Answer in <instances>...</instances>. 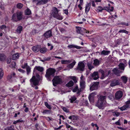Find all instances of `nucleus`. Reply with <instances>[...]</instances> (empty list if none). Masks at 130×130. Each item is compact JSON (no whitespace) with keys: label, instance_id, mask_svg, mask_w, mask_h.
<instances>
[{"label":"nucleus","instance_id":"obj_17","mask_svg":"<svg viewBox=\"0 0 130 130\" xmlns=\"http://www.w3.org/2000/svg\"><path fill=\"white\" fill-rule=\"evenodd\" d=\"M79 29H78V30H81L82 31L80 32H79L80 34L82 35H84V34L85 33H89V32L88 31H87L84 28H79ZM78 32H79V31H78Z\"/></svg>","mask_w":130,"mask_h":130},{"label":"nucleus","instance_id":"obj_53","mask_svg":"<svg viewBox=\"0 0 130 130\" xmlns=\"http://www.w3.org/2000/svg\"><path fill=\"white\" fill-rule=\"evenodd\" d=\"M42 113H50V111L48 110H45L43 111Z\"/></svg>","mask_w":130,"mask_h":130},{"label":"nucleus","instance_id":"obj_20","mask_svg":"<svg viewBox=\"0 0 130 130\" xmlns=\"http://www.w3.org/2000/svg\"><path fill=\"white\" fill-rule=\"evenodd\" d=\"M40 48V46H34L32 48V50L35 52H38L39 51Z\"/></svg>","mask_w":130,"mask_h":130},{"label":"nucleus","instance_id":"obj_30","mask_svg":"<svg viewBox=\"0 0 130 130\" xmlns=\"http://www.w3.org/2000/svg\"><path fill=\"white\" fill-rule=\"evenodd\" d=\"M121 79L124 83H126L127 82V77L125 76H122Z\"/></svg>","mask_w":130,"mask_h":130},{"label":"nucleus","instance_id":"obj_1","mask_svg":"<svg viewBox=\"0 0 130 130\" xmlns=\"http://www.w3.org/2000/svg\"><path fill=\"white\" fill-rule=\"evenodd\" d=\"M23 12L18 11L14 13L12 15L11 20L13 22H18L21 20L23 18Z\"/></svg>","mask_w":130,"mask_h":130},{"label":"nucleus","instance_id":"obj_59","mask_svg":"<svg viewBox=\"0 0 130 130\" xmlns=\"http://www.w3.org/2000/svg\"><path fill=\"white\" fill-rule=\"evenodd\" d=\"M120 120L119 119L117 122H115V124L116 125H120L121 124L120 123Z\"/></svg>","mask_w":130,"mask_h":130},{"label":"nucleus","instance_id":"obj_51","mask_svg":"<svg viewBox=\"0 0 130 130\" xmlns=\"http://www.w3.org/2000/svg\"><path fill=\"white\" fill-rule=\"evenodd\" d=\"M113 115H116L117 116H118L120 115V113L118 112L114 111L113 112Z\"/></svg>","mask_w":130,"mask_h":130},{"label":"nucleus","instance_id":"obj_37","mask_svg":"<svg viewBox=\"0 0 130 130\" xmlns=\"http://www.w3.org/2000/svg\"><path fill=\"white\" fill-rule=\"evenodd\" d=\"M14 126L13 125L7 127L5 128L4 130H14Z\"/></svg>","mask_w":130,"mask_h":130},{"label":"nucleus","instance_id":"obj_43","mask_svg":"<svg viewBox=\"0 0 130 130\" xmlns=\"http://www.w3.org/2000/svg\"><path fill=\"white\" fill-rule=\"evenodd\" d=\"M23 6V5L21 3H18L17 5V7L18 9H21Z\"/></svg>","mask_w":130,"mask_h":130},{"label":"nucleus","instance_id":"obj_54","mask_svg":"<svg viewBox=\"0 0 130 130\" xmlns=\"http://www.w3.org/2000/svg\"><path fill=\"white\" fill-rule=\"evenodd\" d=\"M76 32H77L78 33V34H80V33L79 32H78V31H79V32H80L82 31L81 30H78V29H79V28H82V27H77L76 26Z\"/></svg>","mask_w":130,"mask_h":130},{"label":"nucleus","instance_id":"obj_25","mask_svg":"<svg viewBox=\"0 0 130 130\" xmlns=\"http://www.w3.org/2000/svg\"><path fill=\"white\" fill-rule=\"evenodd\" d=\"M106 96H105L100 95L98 99V101L100 102H103V103L105 100L106 98Z\"/></svg>","mask_w":130,"mask_h":130},{"label":"nucleus","instance_id":"obj_13","mask_svg":"<svg viewBox=\"0 0 130 130\" xmlns=\"http://www.w3.org/2000/svg\"><path fill=\"white\" fill-rule=\"evenodd\" d=\"M113 73L117 76H120V73L122 72L117 68H114L112 70Z\"/></svg>","mask_w":130,"mask_h":130},{"label":"nucleus","instance_id":"obj_10","mask_svg":"<svg viewBox=\"0 0 130 130\" xmlns=\"http://www.w3.org/2000/svg\"><path fill=\"white\" fill-rule=\"evenodd\" d=\"M123 93L121 91H119L115 93V97L116 99L118 100L121 98L123 96Z\"/></svg>","mask_w":130,"mask_h":130},{"label":"nucleus","instance_id":"obj_15","mask_svg":"<svg viewBox=\"0 0 130 130\" xmlns=\"http://www.w3.org/2000/svg\"><path fill=\"white\" fill-rule=\"evenodd\" d=\"M119 83L118 80H114L111 81L110 84V86L111 87H113L119 85Z\"/></svg>","mask_w":130,"mask_h":130},{"label":"nucleus","instance_id":"obj_60","mask_svg":"<svg viewBox=\"0 0 130 130\" xmlns=\"http://www.w3.org/2000/svg\"><path fill=\"white\" fill-rule=\"evenodd\" d=\"M125 104L127 105H130L129 104H130V98L129 100L127 101L125 103Z\"/></svg>","mask_w":130,"mask_h":130},{"label":"nucleus","instance_id":"obj_24","mask_svg":"<svg viewBox=\"0 0 130 130\" xmlns=\"http://www.w3.org/2000/svg\"><path fill=\"white\" fill-rule=\"evenodd\" d=\"M6 58V56L4 54L0 53V61H3Z\"/></svg>","mask_w":130,"mask_h":130},{"label":"nucleus","instance_id":"obj_22","mask_svg":"<svg viewBox=\"0 0 130 130\" xmlns=\"http://www.w3.org/2000/svg\"><path fill=\"white\" fill-rule=\"evenodd\" d=\"M68 47L69 48H75L78 49H80L81 48H82V47H81L75 45L73 44L69 45L68 46Z\"/></svg>","mask_w":130,"mask_h":130},{"label":"nucleus","instance_id":"obj_32","mask_svg":"<svg viewBox=\"0 0 130 130\" xmlns=\"http://www.w3.org/2000/svg\"><path fill=\"white\" fill-rule=\"evenodd\" d=\"M87 66L90 70H91L92 69L94 68V66L92 65V63L90 62L87 63Z\"/></svg>","mask_w":130,"mask_h":130},{"label":"nucleus","instance_id":"obj_12","mask_svg":"<svg viewBox=\"0 0 130 130\" xmlns=\"http://www.w3.org/2000/svg\"><path fill=\"white\" fill-rule=\"evenodd\" d=\"M92 78L93 79L96 80L99 78L98 73V72H94L90 75Z\"/></svg>","mask_w":130,"mask_h":130},{"label":"nucleus","instance_id":"obj_16","mask_svg":"<svg viewBox=\"0 0 130 130\" xmlns=\"http://www.w3.org/2000/svg\"><path fill=\"white\" fill-rule=\"evenodd\" d=\"M95 92L92 93L90 94L88 97L89 99L90 102H93V98L94 96L96 94Z\"/></svg>","mask_w":130,"mask_h":130},{"label":"nucleus","instance_id":"obj_9","mask_svg":"<svg viewBox=\"0 0 130 130\" xmlns=\"http://www.w3.org/2000/svg\"><path fill=\"white\" fill-rule=\"evenodd\" d=\"M43 36L46 39H47L53 36L52 31L49 30L46 31L43 35Z\"/></svg>","mask_w":130,"mask_h":130},{"label":"nucleus","instance_id":"obj_64","mask_svg":"<svg viewBox=\"0 0 130 130\" xmlns=\"http://www.w3.org/2000/svg\"><path fill=\"white\" fill-rule=\"evenodd\" d=\"M92 6L93 7H95V4L94 1H91Z\"/></svg>","mask_w":130,"mask_h":130},{"label":"nucleus","instance_id":"obj_14","mask_svg":"<svg viewBox=\"0 0 130 130\" xmlns=\"http://www.w3.org/2000/svg\"><path fill=\"white\" fill-rule=\"evenodd\" d=\"M103 102L99 101H98V102L96 103L95 105L97 107L100 109H103Z\"/></svg>","mask_w":130,"mask_h":130},{"label":"nucleus","instance_id":"obj_23","mask_svg":"<svg viewBox=\"0 0 130 130\" xmlns=\"http://www.w3.org/2000/svg\"><path fill=\"white\" fill-rule=\"evenodd\" d=\"M130 107V105H127L125 104V105H124L122 107L120 108L121 110L123 111L127 109L128 108Z\"/></svg>","mask_w":130,"mask_h":130},{"label":"nucleus","instance_id":"obj_8","mask_svg":"<svg viewBox=\"0 0 130 130\" xmlns=\"http://www.w3.org/2000/svg\"><path fill=\"white\" fill-rule=\"evenodd\" d=\"M99 83V82H94L90 86V89L91 91L96 90L98 88Z\"/></svg>","mask_w":130,"mask_h":130},{"label":"nucleus","instance_id":"obj_35","mask_svg":"<svg viewBox=\"0 0 130 130\" xmlns=\"http://www.w3.org/2000/svg\"><path fill=\"white\" fill-rule=\"evenodd\" d=\"M109 53V51H108L103 50L102 52L101 53V54L102 55H107Z\"/></svg>","mask_w":130,"mask_h":130},{"label":"nucleus","instance_id":"obj_11","mask_svg":"<svg viewBox=\"0 0 130 130\" xmlns=\"http://www.w3.org/2000/svg\"><path fill=\"white\" fill-rule=\"evenodd\" d=\"M122 60L123 61L124 63H120L118 65L119 68V69L124 71V69L126 63V61L124 60Z\"/></svg>","mask_w":130,"mask_h":130},{"label":"nucleus","instance_id":"obj_50","mask_svg":"<svg viewBox=\"0 0 130 130\" xmlns=\"http://www.w3.org/2000/svg\"><path fill=\"white\" fill-rule=\"evenodd\" d=\"M70 78L72 79H73L75 82L76 83L77 82V80H76V77L75 76H71Z\"/></svg>","mask_w":130,"mask_h":130},{"label":"nucleus","instance_id":"obj_52","mask_svg":"<svg viewBox=\"0 0 130 130\" xmlns=\"http://www.w3.org/2000/svg\"><path fill=\"white\" fill-rule=\"evenodd\" d=\"M26 70L27 74H28L30 71V68L29 67H27L26 68Z\"/></svg>","mask_w":130,"mask_h":130},{"label":"nucleus","instance_id":"obj_42","mask_svg":"<svg viewBox=\"0 0 130 130\" xmlns=\"http://www.w3.org/2000/svg\"><path fill=\"white\" fill-rule=\"evenodd\" d=\"M31 13V10L27 8L25 12V14L26 15H29Z\"/></svg>","mask_w":130,"mask_h":130},{"label":"nucleus","instance_id":"obj_27","mask_svg":"<svg viewBox=\"0 0 130 130\" xmlns=\"http://www.w3.org/2000/svg\"><path fill=\"white\" fill-rule=\"evenodd\" d=\"M91 4L90 3L87 4L86 6L85 12L87 13L89 11Z\"/></svg>","mask_w":130,"mask_h":130},{"label":"nucleus","instance_id":"obj_38","mask_svg":"<svg viewBox=\"0 0 130 130\" xmlns=\"http://www.w3.org/2000/svg\"><path fill=\"white\" fill-rule=\"evenodd\" d=\"M94 63L93 64L94 66H98L99 64L100 61L97 59H95L93 60Z\"/></svg>","mask_w":130,"mask_h":130},{"label":"nucleus","instance_id":"obj_3","mask_svg":"<svg viewBox=\"0 0 130 130\" xmlns=\"http://www.w3.org/2000/svg\"><path fill=\"white\" fill-rule=\"evenodd\" d=\"M55 71L54 69L52 68H49L47 70L45 76L49 80H51V77L54 76Z\"/></svg>","mask_w":130,"mask_h":130},{"label":"nucleus","instance_id":"obj_19","mask_svg":"<svg viewBox=\"0 0 130 130\" xmlns=\"http://www.w3.org/2000/svg\"><path fill=\"white\" fill-rule=\"evenodd\" d=\"M35 70H37L40 72H42L43 71L44 68L43 67L36 66L34 68V71Z\"/></svg>","mask_w":130,"mask_h":130},{"label":"nucleus","instance_id":"obj_2","mask_svg":"<svg viewBox=\"0 0 130 130\" xmlns=\"http://www.w3.org/2000/svg\"><path fill=\"white\" fill-rule=\"evenodd\" d=\"M59 10L56 7H53L52 10V14L53 16L59 20H62V17L60 15V14L59 13Z\"/></svg>","mask_w":130,"mask_h":130},{"label":"nucleus","instance_id":"obj_33","mask_svg":"<svg viewBox=\"0 0 130 130\" xmlns=\"http://www.w3.org/2000/svg\"><path fill=\"white\" fill-rule=\"evenodd\" d=\"M74 85V82L72 80H70L69 83L66 84V86L68 87H71Z\"/></svg>","mask_w":130,"mask_h":130},{"label":"nucleus","instance_id":"obj_28","mask_svg":"<svg viewBox=\"0 0 130 130\" xmlns=\"http://www.w3.org/2000/svg\"><path fill=\"white\" fill-rule=\"evenodd\" d=\"M76 63V62L75 60H74L73 61L71 64H69L68 66L67 67L70 69H72L73 68L75 64Z\"/></svg>","mask_w":130,"mask_h":130},{"label":"nucleus","instance_id":"obj_55","mask_svg":"<svg viewBox=\"0 0 130 130\" xmlns=\"http://www.w3.org/2000/svg\"><path fill=\"white\" fill-rule=\"evenodd\" d=\"M62 109L63 111L66 112H69V110L65 107H63Z\"/></svg>","mask_w":130,"mask_h":130},{"label":"nucleus","instance_id":"obj_62","mask_svg":"<svg viewBox=\"0 0 130 130\" xmlns=\"http://www.w3.org/2000/svg\"><path fill=\"white\" fill-rule=\"evenodd\" d=\"M12 74H11L8 76L7 77V79H10L12 78Z\"/></svg>","mask_w":130,"mask_h":130},{"label":"nucleus","instance_id":"obj_40","mask_svg":"<svg viewBox=\"0 0 130 130\" xmlns=\"http://www.w3.org/2000/svg\"><path fill=\"white\" fill-rule=\"evenodd\" d=\"M73 91L74 92H76L77 91H78L77 93H79L81 91L79 90L78 89V87L76 86L73 90Z\"/></svg>","mask_w":130,"mask_h":130},{"label":"nucleus","instance_id":"obj_57","mask_svg":"<svg viewBox=\"0 0 130 130\" xmlns=\"http://www.w3.org/2000/svg\"><path fill=\"white\" fill-rule=\"evenodd\" d=\"M121 24L123 25H124L125 26H128V23L124 22H122Z\"/></svg>","mask_w":130,"mask_h":130},{"label":"nucleus","instance_id":"obj_7","mask_svg":"<svg viewBox=\"0 0 130 130\" xmlns=\"http://www.w3.org/2000/svg\"><path fill=\"white\" fill-rule=\"evenodd\" d=\"M85 64L83 61L79 62L78 64L76 70L81 71H84Z\"/></svg>","mask_w":130,"mask_h":130},{"label":"nucleus","instance_id":"obj_41","mask_svg":"<svg viewBox=\"0 0 130 130\" xmlns=\"http://www.w3.org/2000/svg\"><path fill=\"white\" fill-rule=\"evenodd\" d=\"M76 99V97L73 96L71 97V98L70 99V102L71 103H73Z\"/></svg>","mask_w":130,"mask_h":130},{"label":"nucleus","instance_id":"obj_48","mask_svg":"<svg viewBox=\"0 0 130 130\" xmlns=\"http://www.w3.org/2000/svg\"><path fill=\"white\" fill-rule=\"evenodd\" d=\"M45 105L46 107L48 109H51V106L50 105L48 104V103L47 102H45Z\"/></svg>","mask_w":130,"mask_h":130},{"label":"nucleus","instance_id":"obj_61","mask_svg":"<svg viewBox=\"0 0 130 130\" xmlns=\"http://www.w3.org/2000/svg\"><path fill=\"white\" fill-rule=\"evenodd\" d=\"M77 119V116L74 115H72V120H76Z\"/></svg>","mask_w":130,"mask_h":130},{"label":"nucleus","instance_id":"obj_46","mask_svg":"<svg viewBox=\"0 0 130 130\" xmlns=\"http://www.w3.org/2000/svg\"><path fill=\"white\" fill-rule=\"evenodd\" d=\"M83 0H80V4L78 6V7L79 8L80 10H81L82 9V7L81 6L82 5V3L83 2Z\"/></svg>","mask_w":130,"mask_h":130},{"label":"nucleus","instance_id":"obj_6","mask_svg":"<svg viewBox=\"0 0 130 130\" xmlns=\"http://www.w3.org/2000/svg\"><path fill=\"white\" fill-rule=\"evenodd\" d=\"M99 72L100 73L102 74L101 79H103L106 77L108 76L110 72V71L109 70L107 71H103L102 69H100L99 70Z\"/></svg>","mask_w":130,"mask_h":130},{"label":"nucleus","instance_id":"obj_47","mask_svg":"<svg viewBox=\"0 0 130 130\" xmlns=\"http://www.w3.org/2000/svg\"><path fill=\"white\" fill-rule=\"evenodd\" d=\"M16 65V63L15 62L13 61L11 62V64L10 65V67L11 68H14Z\"/></svg>","mask_w":130,"mask_h":130},{"label":"nucleus","instance_id":"obj_4","mask_svg":"<svg viewBox=\"0 0 130 130\" xmlns=\"http://www.w3.org/2000/svg\"><path fill=\"white\" fill-rule=\"evenodd\" d=\"M36 76L37 78L35 76H34L30 80V82L35 86L38 85L39 82L38 78H39V75L38 74H37Z\"/></svg>","mask_w":130,"mask_h":130},{"label":"nucleus","instance_id":"obj_5","mask_svg":"<svg viewBox=\"0 0 130 130\" xmlns=\"http://www.w3.org/2000/svg\"><path fill=\"white\" fill-rule=\"evenodd\" d=\"M52 81L53 85L54 86H56L57 84H61L62 83L61 78L59 76H55Z\"/></svg>","mask_w":130,"mask_h":130},{"label":"nucleus","instance_id":"obj_45","mask_svg":"<svg viewBox=\"0 0 130 130\" xmlns=\"http://www.w3.org/2000/svg\"><path fill=\"white\" fill-rule=\"evenodd\" d=\"M119 33H124L128 34V32L124 29L118 31Z\"/></svg>","mask_w":130,"mask_h":130},{"label":"nucleus","instance_id":"obj_34","mask_svg":"<svg viewBox=\"0 0 130 130\" xmlns=\"http://www.w3.org/2000/svg\"><path fill=\"white\" fill-rule=\"evenodd\" d=\"M103 10H104V8L101 6H99L97 8L96 11L98 12H102Z\"/></svg>","mask_w":130,"mask_h":130},{"label":"nucleus","instance_id":"obj_29","mask_svg":"<svg viewBox=\"0 0 130 130\" xmlns=\"http://www.w3.org/2000/svg\"><path fill=\"white\" fill-rule=\"evenodd\" d=\"M80 86L81 87V89H83L85 86V83L84 81L80 80Z\"/></svg>","mask_w":130,"mask_h":130},{"label":"nucleus","instance_id":"obj_21","mask_svg":"<svg viewBox=\"0 0 130 130\" xmlns=\"http://www.w3.org/2000/svg\"><path fill=\"white\" fill-rule=\"evenodd\" d=\"M19 57V54L18 53H16L13 54L12 57V59L14 60L18 58Z\"/></svg>","mask_w":130,"mask_h":130},{"label":"nucleus","instance_id":"obj_31","mask_svg":"<svg viewBox=\"0 0 130 130\" xmlns=\"http://www.w3.org/2000/svg\"><path fill=\"white\" fill-rule=\"evenodd\" d=\"M22 27L21 26H18L16 30V31L18 33L20 34L22 30Z\"/></svg>","mask_w":130,"mask_h":130},{"label":"nucleus","instance_id":"obj_63","mask_svg":"<svg viewBox=\"0 0 130 130\" xmlns=\"http://www.w3.org/2000/svg\"><path fill=\"white\" fill-rule=\"evenodd\" d=\"M45 61H48L51 59V58L50 57H48L47 58L45 57L44 58Z\"/></svg>","mask_w":130,"mask_h":130},{"label":"nucleus","instance_id":"obj_44","mask_svg":"<svg viewBox=\"0 0 130 130\" xmlns=\"http://www.w3.org/2000/svg\"><path fill=\"white\" fill-rule=\"evenodd\" d=\"M3 76V70L0 69V79L2 78Z\"/></svg>","mask_w":130,"mask_h":130},{"label":"nucleus","instance_id":"obj_56","mask_svg":"<svg viewBox=\"0 0 130 130\" xmlns=\"http://www.w3.org/2000/svg\"><path fill=\"white\" fill-rule=\"evenodd\" d=\"M6 28V26L4 25H2L0 27V28L2 30L5 29Z\"/></svg>","mask_w":130,"mask_h":130},{"label":"nucleus","instance_id":"obj_26","mask_svg":"<svg viewBox=\"0 0 130 130\" xmlns=\"http://www.w3.org/2000/svg\"><path fill=\"white\" fill-rule=\"evenodd\" d=\"M104 10H107L109 12L112 11L113 10V7L112 6L111 7V8L108 7H104Z\"/></svg>","mask_w":130,"mask_h":130},{"label":"nucleus","instance_id":"obj_36","mask_svg":"<svg viewBox=\"0 0 130 130\" xmlns=\"http://www.w3.org/2000/svg\"><path fill=\"white\" fill-rule=\"evenodd\" d=\"M71 62V61L69 60H61V63L62 64H67Z\"/></svg>","mask_w":130,"mask_h":130},{"label":"nucleus","instance_id":"obj_39","mask_svg":"<svg viewBox=\"0 0 130 130\" xmlns=\"http://www.w3.org/2000/svg\"><path fill=\"white\" fill-rule=\"evenodd\" d=\"M40 52L42 53H44L47 51V49L45 48H41L40 50Z\"/></svg>","mask_w":130,"mask_h":130},{"label":"nucleus","instance_id":"obj_18","mask_svg":"<svg viewBox=\"0 0 130 130\" xmlns=\"http://www.w3.org/2000/svg\"><path fill=\"white\" fill-rule=\"evenodd\" d=\"M46 3V0H39L38 2L36 4L37 5H44Z\"/></svg>","mask_w":130,"mask_h":130},{"label":"nucleus","instance_id":"obj_58","mask_svg":"<svg viewBox=\"0 0 130 130\" xmlns=\"http://www.w3.org/2000/svg\"><path fill=\"white\" fill-rule=\"evenodd\" d=\"M88 103L87 101V100H85L83 103V105L86 106H87L88 105Z\"/></svg>","mask_w":130,"mask_h":130},{"label":"nucleus","instance_id":"obj_49","mask_svg":"<svg viewBox=\"0 0 130 130\" xmlns=\"http://www.w3.org/2000/svg\"><path fill=\"white\" fill-rule=\"evenodd\" d=\"M59 29L60 31L62 33H63L66 31L65 29L62 28L60 27L59 28Z\"/></svg>","mask_w":130,"mask_h":130}]
</instances>
